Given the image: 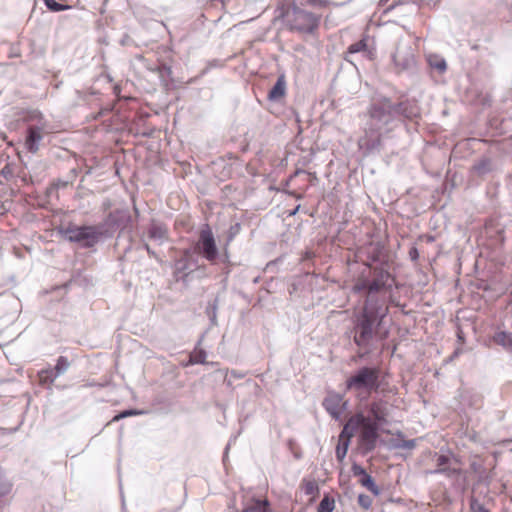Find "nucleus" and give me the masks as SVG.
Listing matches in <instances>:
<instances>
[{
    "label": "nucleus",
    "instance_id": "1",
    "mask_svg": "<svg viewBox=\"0 0 512 512\" xmlns=\"http://www.w3.org/2000/svg\"><path fill=\"white\" fill-rule=\"evenodd\" d=\"M277 17L287 30L300 35H314L320 26L321 16L296 5L282 4L277 8Z\"/></svg>",
    "mask_w": 512,
    "mask_h": 512
},
{
    "label": "nucleus",
    "instance_id": "2",
    "mask_svg": "<svg viewBox=\"0 0 512 512\" xmlns=\"http://www.w3.org/2000/svg\"><path fill=\"white\" fill-rule=\"evenodd\" d=\"M378 427L379 425L376 424L375 421H372L370 416L357 413L347 421L343 428L342 435L350 438L358 433L361 444L368 450H371L375 447L378 437Z\"/></svg>",
    "mask_w": 512,
    "mask_h": 512
},
{
    "label": "nucleus",
    "instance_id": "3",
    "mask_svg": "<svg viewBox=\"0 0 512 512\" xmlns=\"http://www.w3.org/2000/svg\"><path fill=\"white\" fill-rule=\"evenodd\" d=\"M380 369L377 367H362L346 380V389L353 391L360 399H367L379 389Z\"/></svg>",
    "mask_w": 512,
    "mask_h": 512
},
{
    "label": "nucleus",
    "instance_id": "4",
    "mask_svg": "<svg viewBox=\"0 0 512 512\" xmlns=\"http://www.w3.org/2000/svg\"><path fill=\"white\" fill-rule=\"evenodd\" d=\"M64 234L70 242L81 243L84 247L94 246L101 235L95 226H68Z\"/></svg>",
    "mask_w": 512,
    "mask_h": 512
},
{
    "label": "nucleus",
    "instance_id": "5",
    "mask_svg": "<svg viewBox=\"0 0 512 512\" xmlns=\"http://www.w3.org/2000/svg\"><path fill=\"white\" fill-rule=\"evenodd\" d=\"M376 320L374 312L369 311L366 307L358 320L357 327L359 332L355 335L354 341L358 346L366 345L373 335V327Z\"/></svg>",
    "mask_w": 512,
    "mask_h": 512
},
{
    "label": "nucleus",
    "instance_id": "6",
    "mask_svg": "<svg viewBox=\"0 0 512 512\" xmlns=\"http://www.w3.org/2000/svg\"><path fill=\"white\" fill-rule=\"evenodd\" d=\"M195 249L208 261L214 262L216 260L218 250L209 226H206L200 231L199 240Z\"/></svg>",
    "mask_w": 512,
    "mask_h": 512
},
{
    "label": "nucleus",
    "instance_id": "7",
    "mask_svg": "<svg viewBox=\"0 0 512 512\" xmlns=\"http://www.w3.org/2000/svg\"><path fill=\"white\" fill-rule=\"evenodd\" d=\"M460 468L456 459L447 455H437L436 457V469L433 473L445 474L452 476L458 474Z\"/></svg>",
    "mask_w": 512,
    "mask_h": 512
},
{
    "label": "nucleus",
    "instance_id": "8",
    "mask_svg": "<svg viewBox=\"0 0 512 512\" xmlns=\"http://www.w3.org/2000/svg\"><path fill=\"white\" fill-rule=\"evenodd\" d=\"M395 112L408 120L420 118V108L415 100H406L395 105Z\"/></svg>",
    "mask_w": 512,
    "mask_h": 512
},
{
    "label": "nucleus",
    "instance_id": "9",
    "mask_svg": "<svg viewBox=\"0 0 512 512\" xmlns=\"http://www.w3.org/2000/svg\"><path fill=\"white\" fill-rule=\"evenodd\" d=\"M323 405L329 414L335 419H338L341 416L345 408V402L339 394H331L327 396Z\"/></svg>",
    "mask_w": 512,
    "mask_h": 512
},
{
    "label": "nucleus",
    "instance_id": "10",
    "mask_svg": "<svg viewBox=\"0 0 512 512\" xmlns=\"http://www.w3.org/2000/svg\"><path fill=\"white\" fill-rule=\"evenodd\" d=\"M394 111L395 105H393L389 99L385 98L370 107L369 115L371 118L381 120L386 115H392Z\"/></svg>",
    "mask_w": 512,
    "mask_h": 512
},
{
    "label": "nucleus",
    "instance_id": "11",
    "mask_svg": "<svg viewBox=\"0 0 512 512\" xmlns=\"http://www.w3.org/2000/svg\"><path fill=\"white\" fill-rule=\"evenodd\" d=\"M388 415V410L386 407V403L383 401H374L369 405L368 415L372 418V421H375L376 424H382L386 422V417Z\"/></svg>",
    "mask_w": 512,
    "mask_h": 512
},
{
    "label": "nucleus",
    "instance_id": "12",
    "mask_svg": "<svg viewBox=\"0 0 512 512\" xmlns=\"http://www.w3.org/2000/svg\"><path fill=\"white\" fill-rule=\"evenodd\" d=\"M287 83L284 75H280L268 93V100L271 102H279L286 96Z\"/></svg>",
    "mask_w": 512,
    "mask_h": 512
},
{
    "label": "nucleus",
    "instance_id": "13",
    "mask_svg": "<svg viewBox=\"0 0 512 512\" xmlns=\"http://www.w3.org/2000/svg\"><path fill=\"white\" fill-rule=\"evenodd\" d=\"M300 490L307 497L308 504H312L319 495V486L314 479L304 478L300 483Z\"/></svg>",
    "mask_w": 512,
    "mask_h": 512
},
{
    "label": "nucleus",
    "instance_id": "14",
    "mask_svg": "<svg viewBox=\"0 0 512 512\" xmlns=\"http://www.w3.org/2000/svg\"><path fill=\"white\" fill-rule=\"evenodd\" d=\"M42 139V129L37 126H31L25 141L27 150L31 153L38 151V142Z\"/></svg>",
    "mask_w": 512,
    "mask_h": 512
},
{
    "label": "nucleus",
    "instance_id": "15",
    "mask_svg": "<svg viewBox=\"0 0 512 512\" xmlns=\"http://www.w3.org/2000/svg\"><path fill=\"white\" fill-rule=\"evenodd\" d=\"M13 490V483L5 479V471L0 466V507L2 506V498L9 495Z\"/></svg>",
    "mask_w": 512,
    "mask_h": 512
},
{
    "label": "nucleus",
    "instance_id": "16",
    "mask_svg": "<svg viewBox=\"0 0 512 512\" xmlns=\"http://www.w3.org/2000/svg\"><path fill=\"white\" fill-rule=\"evenodd\" d=\"M493 341L496 344L502 346L503 348H505L507 350L512 349V334L511 333H507L505 331L497 332L493 336Z\"/></svg>",
    "mask_w": 512,
    "mask_h": 512
},
{
    "label": "nucleus",
    "instance_id": "17",
    "mask_svg": "<svg viewBox=\"0 0 512 512\" xmlns=\"http://www.w3.org/2000/svg\"><path fill=\"white\" fill-rule=\"evenodd\" d=\"M56 378L57 374H55L52 368L42 369L38 372V380L40 385L51 386Z\"/></svg>",
    "mask_w": 512,
    "mask_h": 512
},
{
    "label": "nucleus",
    "instance_id": "18",
    "mask_svg": "<svg viewBox=\"0 0 512 512\" xmlns=\"http://www.w3.org/2000/svg\"><path fill=\"white\" fill-rule=\"evenodd\" d=\"M190 260H191V252L189 250H185L182 258L179 259L175 264L176 272L183 273L184 275H186V271L191 268Z\"/></svg>",
    "mask_w": 512,
    "mask_h": 512
},
{
    "label": "nucleus",
    "instance_id": "19",
    "mask_svg": "<svg viewBox=\"0 0 512 512\" xmlns=\"http://www.w3.org/2000/svg\"><path fill=\"white\" fill-rule=\"evenodd\" d=\"M70 0H44L49 10L53 12H59L68 10L71 6L68 4Z\"/></svg>",
    "mask_w": 512,
    "mask_h": 512
},
{
    "label": "nucleus",
    "instance_id": "20",
    "mask_svg": "<svg viewBox=\"0 0 512 512\" xmlns=\"http://www.w3.org/2000/svg\"><path fill=\"white\" fill-rule=\"evenodd\" d=\"M361 476L360 483L362 486L366 487L369 491H371L373 494L378 495L379 489L377 485L374 483L373 478L365 472V470H361Z\"/></svg>",
    "mask_w": 512,
    "mask_h": 512
},
{
    "label": "nucleus",
    "instance_id": "21",
    "mask_svg": "<svg viewBox=\"0 0 512 512\" xmlns=\"http://www.w3.org/2000/svg\"><path fill=\"white\" fill-rule=\"evenodd\" d=\"M335 508V500L334 498L325 495L321 500L317 512H332Z\"/></svg>",
    "mask_w": 512,
    "mask_h": 512
},
{
    "label": "nucleus",
    "instance_id": "22",
    "mask_svg": "<svg viewBox=\"0 0 512 512\" xmlns=\"http://www.w3.org/2000/svg\"><path fill=\"white\" fill-rule=\"evenodd\" d=\"M190 364H204L206 363V352L202 349H195L190 354Z\"/></svg>",
    "mask_w": 512,
    "mask_h": 512
},
{
    "label": "nucleus",
    "instance_id": "23",
    "mask_svg": "<svg viewBox=\"0 0 512 512\" xmlns=\"http://www.w3.org/2000/svg\"><path fill=\"white\" fill-rule=\"evenodd\" d=\"M70 366V362L67 359V357L60 356L57 359L56 365L54 367V372L57 374V377L61 374H63Z\"/></svg>",
    "mask_w": 512,
    "mask_h": 512
},
{
    "label": "nucleus",
    "instance_id": "24",
    "mask_svg": "<svg viewBox=\"0 0 512 512\" xmlns=\"http://www.w3.org/2000/svg\"><path fill=\"white\" fill-rule=\"evenodd\" d=\"M385 286V280L384 275L382 274L381 277L374 279L371 282H368V292L374 293L379 292L382 290Z\"/></svg>",
    "mask_w": 512,
    "mask_h": 512
},
{
    "label": "nucleus",
    "instance_id": "25",
    "mask_svg": "<svg viewBox=\"0 0 512 512\" xmlns=\"http://www.w3.org/2000/svg\"><path fill=\"white\" fill-rule=\"evenodd\" d=\"M366 50H367V41H366V39H361L360 41L351 44L347 49V53L354 54V53H358V52H362V51H366Z\"/></svg>",
    "mask_w": 512,
    "mask_h": 512
},
{
    "label": "nucleus",
    "instance_id": "26",
    "mask_svg": "<svg viewBox=\"0 0 512 512\" xmlns=\"http://www.w3.org/2000/svg\"><path fill=\"white\" fill-rule=\"evenodd\" d=\"M140 414H142V412L139 410H136V409L125 410V411H122L119 414L115 415L113 417V419L111 420V422H117L123 418L130 417V416H137Z\"/></svg>",
    "mask_w": 512,
    "mask_h": 512
},
{
    "label": "nucleus",
    "instance_id": "27",
    "mask_svg": "<svg viewBox=\"0 0 512 512\" xmlns=\"http://www.w3.org/2000/svg\"><path fill=\"white\" fill-rule=\"evenodd\" d=\"M358 503L363 509L367 510L372 506V498L368 495L360 494L358 496Z\"/></svg>",
    "mask_w": 512,
    "mask_h": 512
},
{
    "label": "nucleus",
    "instance_id": "28",
    "mask_svg": "<svg viewBox=\"0 0 512 512\" xmlns=\"http://www.w3.org/2000/svg\"><path fill=\"white\" fill-rule=\"evenodd\" d=\"M306 4L312 7L326 8L330 5L329 0H305Z\"/></svg>",
    "mask_w": 512,
    "mask_h": 512
},
{
    "label": "nucleus",
    "instance_id": "29",
    "mask_svg": "<svg viewBox=\"0 0 512 512\" xmlns=\"http://www.w3.org/2000/svg\"><path fill=\"white\" fill-rule=\"evenodd\" d=\"M430 65L440 72L446 70V62L443 59H436L435 61L430 60Z\"/></svg>",
    "mask_w": 512,
    "mask_h": 512
},
{
    "label": "nucleus",
    "instance_id": "30",
    "mask_svg": "<svg viewBox=\"0 0 512 512\" xmlns=\"http://www.w3.org/2000/svg\"><path fill=\"white\" fill-rule=\"evenodd\" d=\"M347 443L342 446L338 445L336 448V457L339 461H343L347 453Z\"/></svg>",
    "mask_w": 512,
    "mask_h": 512
},
{
    "label": "nucleus",
    "instance_id": "31",
    "mask_svg": "<svg viewBox=\"0 0 512 512\" xmlns=\"http://www.w3.org/2000/svg\"><path fill=\"white\" fill-rule=\"evenodd\" d=\"M364 290H368V281L367 280L358 281L353 286V291L356 293L364 291Z\"/></svg>",
    "mask_w": 512,
    "mask_h": 512
},
{
    "label": "nucleus",
    "instance_id": "32",
    "mask_svg": "<svg viewBox=\"0 0 512 512\" xmlns=\"http://www.w3.org/2000/svg\"><path fill=\"white\" fill-rule=\"evenodd\" d=\"M471 511L472 512H490L488 509H486L482 504H480L477 501L471 502Z\"/></svg>",
    "mask_w": 512,
    "mask_h": 512
},
{
    "label": "nucleus",
    "instance_id": "33",
    "mask_svg": "<svg viewBox=\"0 0 512 512\" xmlns=\"http://www.w3.org/2000/svg\"><path fill=\"white\" fill-rule=\"evenodd\" d=\"M257 509H258V512H271V509L269 507V503L267 500H263V501L258 500Z\"/></svg>",
    "mask_w": 512,
    "mask_h": 512
},
{
    "label": "nucleus",
    "instance_id": "34",
    "mask_svg": "<svg viewBox=\"0 0 512 512\" xmlns=\"http://www.w3.org/2000/svg\"><path fill=\"white\" fill-rule=\"evenodd\" d=\"M358 145L359 148L366 149L368 151L375 147V144H370L365 138L360 139Z\"/></svg>",
    "mask_w": 512,
    "mask_h": 512
},
{
    "label": "nucleus",
    "instance_id": "35",
    "mask_svg": "<svg viewBox=\"0 0 512 512\" xmlns=\"http://www.w3.org/2000/svg\"><path fill=\"white\" fill-rule=\"evenodd\" d=\"M361 470H364V469L359 467V466H354L353 467V472H354L355 475H361Z\"/></svg>",
    "mask_w": 512,
    "mask_h": 512
},
{
    "label": "nucleus",
    "instance_id": "36",
    "mask_svg": "<svg viewBox=\"0 0 512 512\" xmlns=\"http://www.w3.org/2000/svg\"><path fill=\"white\" fill-rule=\"evenodd\" d=\"M243 512H256V508L251 506V507H249L247 509H244Z\"/></svg>",
    "mask_w": 512,
    "mask_h": 512
},
{
    "label": "nucleus",
    "instance_id": "37",
    "mask_svg": "<svg viewBox=\"0 0 512 512\" xmlns=\"http://www.w3.org/2000/svg\"><path fill=\"white\" fill-rule=\"evenodd\" d=\"M380 143H381V139H380V137H378L377 141H376V145H380Z\"/></svg>",
    "mask_w": 512,
    "mask_h": 512
},
{
    "label": "nucleus",
    "instance_id": "38",
    "mask_svg": "<svg viewBox=\"0 0 512 512\" xmlns=\"http://www.w3.org/2000/svg\"><path fill=\"white\" fill-rule=\"evenodd\" d=\"M4 207L0 204V213H3Z\"/></svg>",
    "mask_w": 512,
    "mask_h": 512
},
{
    "label": "nucleus",
    "instance_id": "39",
    "mask_svg": "<svg viewBox=\"0 0 512 512\" xmlns=\"http://www.w3.org/2000/svg\"><path fill=\"white\" fill-rule=\"evenodd\" d=\"M156 230H157V229H154L153 231H151V235H152V236H155V234H156Z\"/></svg>",
    "mask_w": 512,
    "mask_h": 512
}]
</instances>
